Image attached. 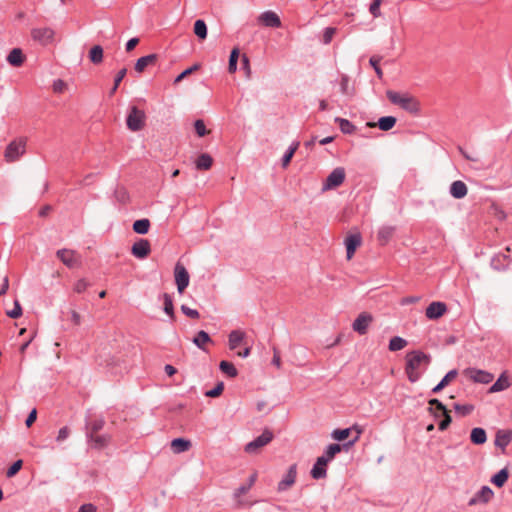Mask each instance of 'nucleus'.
<instances>
[{"label": "nucleus", "mask_w": 512, "mask_h": 512, "mask_svg": "<svg viewBox=\"0 0 512 512\" xmlns=\"http://www.w3.org/2000/svg\"><path fill=\"white\" fill-rule=\"evenodd\" d=\"M430 364V356L421 351H412L406 355L405 372L410 382L414 383L421 377Z\"/></svg>", "instance_id": "nucleus-1"}, {"label": "nucleus", "mask_w": 512, "mask_h": 512, "mask_svg": "<svg viewBox=\"0 0 512 512\" xmlns=\"http://www.w3.org/2000/svg\"><path fill=\"white\" fill-rule=\"evenodd\" d=\"M386 95L393 104L400 106L407 112L412 114L418 113L419 103L414 97L408 94H400L392 90H388Z\"/></svg>", "instance_id": "nucleus-2"}, {"label": "nucleus", "mask_w": 512, "mask_h": 512, "mask_svg": "<svg viewBox=\"0 0 512 512\" xmlns=\"http://www.w3.org/2000/svg\"><path fill=\"white\" fill-rule=\"evenodd\" d=\"M26 152V139L23 137L11 141L4 152V158L7 162L12 163L21 158Z\"/></svg>", "instance_id": "nucleus-3"}, {"label": "nucleus", "mask_w": 512, "mask_h": 512, "mask_svg": "<svg viewBox=\"0 0 512 512\" xmlns=\"http://www.w3.org/2000/svg\"><path fill=\"white\" fill-rule=\"evenodd\" d=\"M273 439V433L265 429L261 435H259L257 438H255L253 441H250L247 443L244 447V451L247 454H257L258 451L269 444Z\"/></svg>", "instance_id": "nucleus-4"}, {"label": "nucleus", "mask_w": 512, "mask_h": 512, "mask_svg": "<svg viewBox=\"0 0 512 512\" xmlns=\"http://www.w3.org/2000/svg\"><path fill=\"white\" fill-rule=\"evenodd\" d=\"M144 122L145 113L136 106L131 107L126 119L128 129L133 132L139 131L143 128Z\"/></svg>", "instance_id": "nucleus-5"}, {"label": "nucleus", "mask_w": 512, "mask_h": 512, "mask_svg": "<svg viewBox=\"0 0 512 512\" xmlns=\"http://www.w3.org/2000/svg\"><path fill=\"white\" fill-rule=\"evenodd\" d=\"M345 169L343 167L335 168L326 178L322 186V191H328L339 187L345 180Z\"/></svg>", "instance_id": "nucleus-6"}, {"label": "nucleus", "mask_w": 512, "mask_h": 512, "mask_svg": "<svg viewBox=\"0 0 512 512\" xmlns=\"http://www.w3.org/2000/svg\"><path fill=\"white\" fill-rule=\"evenodd\" d=\"M174 277L177 290L181 294L188 287L190 282V276L187 269L179 262L176 263L175 265Z\"/></svg>", "instance_id": "nucleus-7"}, {"label": "nucleus", "mask_w": 512, "mask_h": 512, "mask_svg": "<svg viewBox=\"0 0 512 512\" xmlns=\"http://www.w3.org/2000/svg\"><path fill=\"white\" fill-rule=\"evenodd\" d=\"M32 38L41 43L42 45H47L53 42L55 32L50 27H42V28H34L31 31Z\"/></svg>", "instance_id": "nucleus-8"}, {"label": "nucleus", "mask_w": 512, "mask_h": 512, "mask_svg": "<svg viewBox=\"0 0 512 512\" xmlns=\"http://www.w3.org/2000/svg\"><path fill=\"white\" fill-rule=\"evenodd\" d=\"M494 492L489 486H482L481 489L468 501L469 506L483 505L490 502Z\"/></svg>", "instance_id": "nucleus-9"}, {"label": "nucleus", "mask_w": 512, "mask_h": 512, "mask_svg": "<svg viewBox=\"0 0 512 512\" xmlns=\"http://www.w3.org/2000/svg\"><path fill=\"white\" fill-rule=\"evenodd\" d=\"M297 477V465L292 464L286 475L282 478V480L278 483L277 490L279 492L287 491L290 487H292L296 481Z\"/></svg>", "instance_id": "nucleus-10"}, {"label": "nucleus", "mask_w": 512, "mask_h": 512, "mask_svg": "<svg viewBox=\"0 0 512 512\" xmlns=\"http://www.w3.org/2000/svg\"><path fill=\"white\" fill-rule=\"evenodd\" d=\"M356 431V436L353 440L349 441V445H353L360 437L362 433V428L354 425L351 428H345V429H336L332 432V437L337 441H343L347 439L351 433V431Z\"/></svg>", "instance_id": "nucleus-11"}, {"label": "nucleus", "mask_w": 512, "mask_h": 512, "mask_svg": "<svg viewBox=\"0 0 512 512\" xmlns=\"http://www.w3.org/2000/svg\"><path fill=\"white\" fill-rule=\"evenodd\" d=\"M465 374L474 382L478 383L488 384L493 380V375L491 373L476 368L466 369Z\"/></svg>", "instance_id": "nucleus-12"}, {"label": "nucleus", "mask_w": 512, "mask_h": 512, "mask_svg": "<svg viewBox=\"0 0 512 512\" xmlns=\"http://www.w3.org/2000/svg\"><path fill=\"white\" fill-rule=\"evenodd\" d=\"M446 311L447 306L444 302L435 301L426 308L425 315L429 320H436L443 316Z\"/></svg>", "instance_id": "nucleus-13"}, {"label": "nucleus", "mask_w": 512, "mask_h": 512, "mask_svg": "<svg viewBox=\"0 0 512 512\" xmlns=\"http://www.w3.org/2000/svg\"><path fill=\"white\" fill-rule=\"evenodd\" d=\"M373 318L371 314L363 312L361 313L353 322L352 328L355 332L360 335L366 334L368 330L369 324L372 322Z\"/></svg>", "instance_id": "nucleus-14"}, {"label": "nucleus", "mask_w": 512, "mask_h": 512, "mask_svg": "<svg viewBox=\"0 0 512 512\" xmlns=\"http://www.w3.org/2000/svg\"><path fill=\"white\" fill-rule=\"evenodd\" d=\"M57 257L69 268L76 267L79 264L76 252L73 250L60 249L57 251Z\"/></svg>", "instance_id": "nucleus-15"}, {"label": "nucleus", "mask_w": 512, "mask_h": 512, "mask_svg": "<svg viewBox=\"0 0 512 512\" xmlns=\"http://www.w3.org/2000/svg\"><path fill=\"white\" fill-rule=\"evenodd\" d=\"M150 243L146 239H140L132 246L131 253L139 259H144L150 254Z\"/></svg>", "instance_id": "nucleus-16"}, {"label": "nucleus", "mask_w": 512, "mask_h": 512, "mask_svg": "<svg viewBox=\"0 0 512 512\" xmlns=\"http://www.w3.org/2000/svg\"><path fill=\"white\" fill-rule=\"evenodd\" d=\"M259 21L266 27L278 28L281 26L279 16L273 11H265L260 14Z\"/></svg>", "instance_id": "nucleus-17"}, {"label": "nucleus", "mask_w": 512, "mask_h": 512, "mask_svg": "<svg viewBox=\"0 0 512 512\" xmlns=\"http://www.w3.org/2000/svg\"><path fill=\"white\" fill-rule=\"evenodd\" d=\"M361 244V236L359 234H351L345 239L346 256L350 260L357 247Z\"/></svg>", "instance_id": "nucleus-18"}, {"label": "nucleus", "mask_w": 512, "mask_h": 512, "mask_svg": "<svg viewBox=\"0 0 512 512\" xmlns=\"http://www.w3.org/2000/svg\"><path fill=\"white\" fill-rule=\"evenodd\" d=\"M326 465H327V460L324 458L318 457L311 469L312 478L317 479V480L325 478L327 475Z\"/></svg>", "instance_id": "nucleus-19"}, {"label": "nucleus", "mask_w": 512, "mask_h": 512, "mask_svg": "<svg viewBox=\"0 0 512 512\" xmlns=\"http://www.w3.org/2000/svg\"><path fill=\"white\" fill-rule=\"evenodd\" d=\"M449 192L453 198L462 199L467 195L468 188L463 181L456 180L450 185Z\"/></svg>", "instance_id": "nucleus-20"}, {"label": "nucleus", "mask_w": 512, "mask_h": 512, "mask_svg": "<svg viewBox=\"0 0 512 512\" xmlns=\"http://www.w3.org/2000/svg\"><path fill=\"white\" fill-rule=\"evenodd\" d=\"M86 437L89 442H92V447L95 449H102L110 442V436L107 434L95 435L93 433H86Z\"/></svg>", "instance_id": "nucleus-21"}, {"label": "nucleus", "mask_w": 512, "mask_h": 512, "mask_svg": "<svg viewBox=\"0 0 512 512\" xmlns=\"http://www.w3.org/2000/svg\"><path fill=\"white\" fill-rule=\"evenodd\" d=\"M512 440L511 430H499L495 437V446L499 448H506Z\"/></svg>", "instance_id": "nucleus-22"}, {"label": "nucleus", "mask_w": 512, "mask_h": 512, "mask_svg": "<svg viewBox=\"0 0 512 512\" xmlns=\"http://www.w3.org/2000/svg\"><path fill=\"white\" fill-rule=\"evenodd\" d=\"M245 338V332L241 330H232L228 336V345L231 350H235Z\"/></svg>", "instance_id": "nucleus-23"}, {"label": "nucleus", "mask_w": 512, "mask_h": 512, "mask_svg": "<svg viewBox=\"0 0 512 512\" xmlns=\"http://www.w3.org/2000/svg\"><path fill=\"white\" fill-rule=\"evenodd\" d=\"M511 259L506 254H498L491 259V266L495 270H503L509 266Z\"/></svg>", "instance_id": "nucleus-24"}, {"label": "nucleus", "mask_w": 512, "mask_h": 512, "mask_svg": "<svg viewBox=\"0 0 512 512\" xmlns=\"http://www.w3.org/2000/svg\"><path fill=\"white\" fill-rule=\"evenodd\" d=\"M191 442L184 438H175L171 441V449L174 453L180 454L190 449Z\"/></svg>", "instance_id": "nucleus-25"}, {"label": "nucleus", "mask_w": 512, "mask_h": 512, "mask_svg": "<svg viewBox=\"0 0 512 512\" xmlns=\"http://www.w3.org/2000/svg\"><path fill=\"white\" fill-rule=\"evenodd\" d=\"M156 60H157L156 54H149V55L143 56L136 61L135 70L138 73H141L145 70L146 67L154 64L156 62Z\"/></svg>", "instance_id": "nucleus-26"}, {"label": "nucleus", "mask_w": 512, "mask_h": 512, "mask_svg": "<svg viewBox=\"0 0 512 512\" xmlns=\"http://www.w3.org/2000/svg\"><path fill=\"white\" fill-rule=\"evenodd\" d=\"M470 440L475 445H482L487 441V434L483 428H473L470 434Z\"/></svg>", "instance_id": "nucleus-27"}, {"label": "nucleus", "mask_w": 512, "mask_h": 512, "mask_svg": "<svg viewBox=\"0 0 512 512\" xmlns=\"http://www.w3.org/2000/svg\"><path fill=\"white\" fill-rule=\"evenodd\" d=\"M192 342L202 351H206L205 345L212 342L211 337L204 330L199 331L193 338Z\"/></svg>", "instance_id": "nucleus-28"}, {"label": "nucleus", "mask_w": 512, "mask_h": 512, "mask_svg": "<svg viewBox=\"0 0 512 512\" xmlns=\"http://www.w3.org/2000/svg\"><path fill=\"white\" fill-rule=\"evenodd\" d=\"M510 385H511V383H510L509 378L505 374H502L494 382V384L490 387L489 392L490 393L500 392V391H503V390L507 389L508 387H510Z\"/></svg>", "instance_id": "nucleus-29"}, {"label": "nucleus", "mask_w": 512, "mask_h": 512, "mask_svg": "<svg viewBox=\"0 0 512 512\" xmlns=\"http://www.w3.org/2000/svg\"><path fill=\"white\" fill-rule=\"evenodd\" d=\"M7 61L12 66H15V67L20 66L24 61V57H23V53H22L21 49L14 48L9 53V55L7 57Z\"/></svg>", "instance_id": "nucleus-30"}, {"label": "nucleus", "mask_w": 512, "mask_h": 512, "mask_svg": "<svg viewBox=\"0 0 512 512\" xmlns=\"http://www.w3.org/2000/svg\"><path fill=\"white\" fill-rule=\"evenodd\" d=\"M335 122L339 124L342 133L351 135L356 131L355 125L347 119L336 117Z\"/></svg>", "instance_id": "nucleus-31"}, {"label": "nucleus", "mask_w": 512, "mask_h": 512, "mask_svg": "<svg viewBox=\"0 0 512 512\" xmlns=\"http://www.w3.org/2000/svg\"><path fill=\"white\" fill-rule=\"evenodd\" d=\"M457 370L453 369L450 370L443 378L442 380L432 389L433 393L440 392L445 386L449 384L450 381L456 378L457 376Z\"/></svg>", "instance_id": "nucleus-32"}, {"label": "nucleus", "mask_w": 512, "mask_h": 512, "mask_svg": "<svg viewBox=\"0 0 512 512\" xmlns=\"http://www.w3.org/2000/svg\"><path fill=\"white\" fill-rule=\"evenodd\" d=\"M212 163V157L207 153H203L197 158L195 165L198 170H208L211 168Z\"/></svg>", "instance_id": "nucleus-33"}, {"label": "nucleus", "mask_w": 512, "mask_h": 512, "mask_svg": "<svg viewBox=\"0 0 512 512\" xmlns=\"http://www.w3.org/2000/svg\"><path fill=\"white\" fill-rule=\"evenodd\" d=\"M89 59L93 64H100L103 61V48L100 45L93 46L89 51Z\"/></svg>", "instance_id": "nucleus-34"}, {"label": "nucleus", "mask_w": 512, "mask_h": 512, "mask_svg": "<svg viewBox=\"0 0 512 512\" xmlns=\"http://www.w3.org/2000/svg\"><path fill=\"white\" fill-rule=\"evenodd\" d=\"M508 477L509 473L507 468H503L491 478V482L497 487H502L506 483Z\"/></svg>", "instance_id": "nucleus-35"}, {"label": "nucleus", "mask_w": 512, "mask_h": 512, "mask_svg": "<svg viewBox=\"0 0 512 512\" xmlns=\"http://www.w3.org/2000/svg\"><path fill=\"white\" fill-rule=\"evenodd\" d=\"M396 124V118L393 116H384L379 118L378 120V127L382 131H389L392 129Z\"/></svg>", "instance_id": "nucleus-36"}, {"label": "nucleus", "mask_w": 512, "mask_h": 512, "mask_svg": "<svg viewBox=\"0 0 512 512\" xmlns=\"http://www.w3.org/2000/svg\"><path fill=\"white\" fill-rule=\"evenodd\" d=\"M149 228H150V221L146 218L136 220L133 223V230H134V232H136L138 234L148 233Z\"/></svg>", "instance_id": "nucleus-37"}, {"label": "nucleus", "mask_w": 512, "mask_h": 512, "mask_svg": "<svg viewBox=\"0 0 512 512\" xmlns=\"http://www.w3.org/2000/svg\"><path fill=\"white\" fill-rule=\"evenodd\" d=\"M256 478H257V475L255 473L252 474L249 477L247 484H243L235 490V493H234L235 497L238 498L242 495H245L250 490V488L254 485Z\"/></svg>", "instance_id": "nucleus-38"}, {"label": "nucleus", "mask_w": 512, "mask_h": 512, "mask_svg": "<svg viewBox=\"0 0 512 512\" xmlns=\"http://www.w3.org/2000/svg\"><path fill=\"white\" fill-rule=\"evenodd\" d=\"M220 370L227 376L233 378L236 377L238 372L235 366L228 361H221L219 365Z\"/></svg>", "instance_id": "nucleus-39"}, {"label": "nucleus", "mask_w": 512, "mask_h": 512, "mask_svg": "<svg viewBox=\"0 0 512 512\" xmlns=\"http://www.w3.org/2000/svg\"><path fill=\"white\" fill-rule=\"evenodd\" d=\"M407 341L399 336L392 337L389 342V350L390 351H399L406 347Z\"/></svg>", "instance_id": "nucleus-40"}, {"label": "nucleus", "mask_w": 512, "mask_h": 512, "mask_svg": "<svg viewBox=\"0 0 512 512\" xmlns=\"http://www.w3.org/2000/svg\"><path fill=\"white\" fill-rule=\"evenodd\" d=\"M163 299H164V306H163V310L164 312L171 318V319H174L175 317V314H174V306H173V300H172V297L165 293L163 294Z\"/></svg>", "instance_id": "nucleus-41"}, {"label": "nucleus", "mask_w": 512, "mask_h": 512, "mask_svg": "<svg viewBox=\"0 0 512 512\" xmlns=\"http://www.w3.org/2000/svg\"><path fill=\"white\" fill-rule=\"evenodd\" d=\"M194 33L196 36H198L200 39H205L207 37V26L206 23L198 19L194 23Z\"/></svg>", "instance_id": "nucleus-42"}, {"label": "nucleus", "mask_w": 512, "mask_h": 512, "mask_svg": "<svg viewBox=\"0 0 512 512\" xmlns=\"http://www.w3.org/2000/svg\"><path fill=\"white\" fill-rule=\"evenodd\" d=\"M298 147H299V142H293L289 146V148L287 149V151L285 152V154L282 157V166L283 167H286L290 163V161H291L295 151L298 149Z\"/></svg>", "instance_id": "nucleus-43"}, {"label": "nucleus", "mask_w": 512, "mask_h": 512, "mask_svg": "<svg viewBox=\"0 0 512 512\" xmlns=\"http://www.w3.org/2000/svg\"><path fill=\"white\" fill-rule=\"evenodd\" d=\"M341 451V446L339 444H330L325 453L320 456L321 458H324L327 460V463L331 461L334 456Z\"/></svg>", "instance_id": "nucleus-44"}, {"label": "nucleus", "mask_w": 512, "mask_h": 512, "mask_svg": "<svg viewBox=\"0 0 512 512\" xmlns=\"http://www.w3.org/2000/svg\"><path fill=\"white\" fill-rule=\"evenodd\" d=\"M239 53L240 52H239L238 48H234L230 53L229 63H228V71L230 73H235L237 70V62H238V58H239Z\"/></svg>", "instance_id": "nucleus-45"}, {"label": "nucleus", "mask_w": 512, "mask_h": 512, "mask_svg": "<svg viewBox=\"0 0 512 512\" xmlns=\"http://www.w3.org/2000/svg\"><path fill=\"white\" fill-rule=\"evenodd\" d=\"M393 231L394 229L390 226L381 227L378 232L379 240L382 241L383 243L387 242L391 237Z\"/></svg>", "instance_id": "nucleus-46"}, {"label": "nucleus", "mask_w": 512, "mask_h": 512, "mask_svg": "<svg viewBox=\"0 0 512 512\" xmlns=\"http://www.w3.org/2000/svg\"><path fill=\"white\" fill-rule=\"evenodd\" d=\"M381 61L380 56H372L369 60L370 65L374 68L375 73L377 74L379 79H382L383 77V71L379 66V63Z\"/></svg>", "instance_id": "nucleus-47"}, {"label": "nucleus", "mask_w": 512, "mask_h": 512, "mask_svg": "<svg viewBox=\"0 0 512 512\" xmlns=\"http://www.w3.org/2000/svg\"><path fill=\"white\" fill-rule=\"evenodd\" d=\"M382 4V0H372L369 6V12L372 14L374 18H378L381 16L380 6Z\"/></svg>", "instance_id": "nucleus-48"}, {"label": "nucleus", "mask_w": 512, "mask_h": 512, "mask_svg": "<svg viewBox=\"0 0 512 512\" xmlns=\"http://www.w3.org/2000/svg\"><path fill=\"white\" fill-rule=\"evenodd\" d=\"M126 73H127V69L126 68H122L121 70L118 71L115 79H114V85L110 91L111 94L115 93L116 90L118 89V86L119 84L121 83V81L124 79V77L126 76Z\"/></svg>", "instance_id": "nucleus-49"}, {"label": "nucleus", "mask_w": 512, "mask_h": 512, "mask_svg": "<svg viewBox=\"0 0 512 512\" xmlns=\"http://www.w3.org/2000/svg\"><path fill=\"white\" fill-rule=\"evenodd\" d=\"M224 390V383L219 382L213 389L205 392V396L210 398L218 397Z\"/></svg>", "instance_id": "nucleus-50"}, {"label": "nucleus", "mask_w": 512, "mask_h": 512, "mask_svg": "<svg viewBox=\"0 0 512 512\" xmlns=\"http://www.w3.org/2000/svg\"><path fill=\"white\" fill-rule=\"evenodd\" d=\"M7 315L13 319L19 318L22 315V308L18 300H15L14 308L7 311Z\"/></svg>", "instance_id": "nucleus-51"}, {"label": "nucleus", "mask_w": 512, "mask_h": 512, "mask_svg": "<svg viewBox=\"0 0 512 512\" xmlns=\"http://www.w3.org/2000/svg\"><path fill=\"white\" fill-rule=\"evenodd\" d=\"M194 127H195V131H196L197 135L200 137H203L208 133L205 123L201 119H198L195 121Z\"/></svg>", "instance_id": "nucleus-52"}, {"label": "nucleus", "mask_w": 512, "mask_h": 512, "mask_svg": "<svg viewBox=\"0 0 512 512\" xmlns=\"http://www.w3.org/2000/svg\"><path fill=\"white\" fill-rule=\"evenodd\" d=\"M104 424H105V421H104L103 418H99V419L94 420L91 423L90 431H88L87 433H93V434L97 433L98 431H100L104 427Z\"/></svg>", "instance_id": "nucleus-53"}, {"label": "nucleus", "mask_w": 512, "mask_h": 512, "mask_svg": "<svg viewBox=\"0 0 512 512\" xmlns=\"http://www.w3.org/2000/svg\"><path fill=\"white\" fill-rule=\"evenodd\" d=\"M22 467V460H17L16 462H14L7 470V477H13L14 475H16L18 473V471L21 469Z\"/></svg>", "instance_id": "nucleus-54"}, {"label": "nucleus", "mask_w": 512, "mask_h": 512, "mask_svg": "<svg viewBox=\"0 0 512 512\" xmlns=\"http://www.w3.org/2000/svg\"><path fill=\"white\" fill-rule=\"evenodd\" d=\"M181 311L187 316L192 319H198L200 317L199 312L196 309H192L186 305L181 306Z\"/></svg>", "instance_id": "nucleus-55"}, {"label": "nucleus", "mask_w": 512, "mask_h": 512, "mask_svg": "<svg viewBox=\"0 0 512 512\" xmlns=\"http://www.w3.org/2000/svg\"><path fill=\"white\" fill-rule=\"evenodd\" d=\"M335 33H336V28H334V27L325 28L324 34H323V42L325 44H329L331 42L333 36L335 35Z\"/></svg>", "instance_id": "nucleus-56"}, {"label": "nucleus", "mask_w": 512, "mask_h": 512, "mask_svg": "<svg viewBox=\"0 0 512 512\" xmlns=\"http://www.w3.org/2000/svg\"><path fill=\"white\" fill-rule=\"evenodd\" d=\"M69 435H70V429L67 426H64L58 431L56 441L58 443H61V442L65 441L69 437Z\"/></svg>", "instance_id": "nucleus-57"}, {"label": "nucleus", "mask_w": 512, "mask_h": 512, "mask_svg": "<svg viewBox=\"0 0 512 512\" xmlns=\"http://www.w3.org/2000/svg\"><path fill=\"white\" fill-rule=\"evenodd\" d=\"M442 415L444 416V418L439 423V429L441 431H444V430H446L448 428V426L450 425L452 419H451V416L449 415L447 410H446V413H442Z\"/></svg>", "instance_id": "nucleus-58"}, {"label": "nucleus", "mask_w": 512, "mask_h": 512, "mask_svg": "<svg viewBox=\"0 0 512 512\" xmlns=\"http://www.w3.org/2000/svg\"><path fill=\"white\" fill-rule=\"evenodd\" d=\"M88 287V283L84 279L78 280L74 285V291L76 293H82L84 292Z\"/></svg>", "instance_id": "nucleus-59"}, {"label": "nucleus", "mask_w": 512, "mask_h": 512, "mask_svg": "<svg viewBox=\"0 0 512 512\" xmlns=\"http://www.w3.org/2000/svg\"><path fill=\"white\" fill-rule=\"evenodd\" d=\"M454 409L457 412L462 413L463 415H467V414H469L473 410V406H471V405L454 404Z\"/></svg>", "instance_id": "nucleus-60"}, {"label": "nucleus", "mask_w": 512, "mask_h": 512, "mask_svg": "<svg viewBox=\"0 0 512 512\" xmlns=\"http://www.w3.org/2000/svg\"><path fill=\"white\" fill-rule=\"evenodd\" d=\"M197 69V65L193 66V67H190V68H187L186 70H184L182 73H180L174 80L175 83H179L180 81H182L185 77H187L189 74H191L194 70Z\"/></svg>", "instance_id": "nucleus-61"}, {"label": "nucleus", "mask_w": 512, "mask_h": 512, "mask_svg": "<svg viewBox=\"0 0 512 512\" xmlns=\"http://www.w3.org/2000/svg\"><path fill=\"white\" fill-rule=\"evenodd\" d=\"M430 406H434L437 410H439L441 413H446V407L443 405L441 401L434 398L429 401Z\"/></svg>", "instance_id": "nucleus-62"}, {"label": "nucleus", "mask_w": 512, "mask_h": 512, "mask_svg": "<svg viewBox=\"0 0 512 512\" xmlns=\"http://www.w3.org/2000/svg\"><path fill=\"white\" fill-rule=\"evenodd\" d=\"M138 43H139V39H138V38H136V37L131 38V39H130V40H128V41H127V43H126V46H125L126 51H127V52L132 51V50L136 47V45H137Z\"/></svg>", "instance_id": "nucleus-63"}, {"label": "nucleus", "mask_w": 512, "mask_h": 512, "mask_svg": "<svg viewBox=\"0 0 512 512\" xmlns=\"http://www.w3.org/2000/svg\"><path fill=\"white\" fill-rule=\"evenodd\" d=\"M96 511H97L96 506L91 503L83 504L79 508V512H96Z\"/></svg>", "instance_id": "nucleus-64"}]
</instances>
